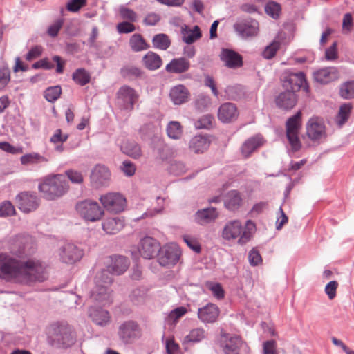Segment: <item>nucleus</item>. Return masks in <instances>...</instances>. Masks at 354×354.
Listing matches in <instances>:
<instances>
[{"label":"nucleus","mask_w":354,"mask_h":354,"mask_svg":"<svg viewBox=\"0 0 354 354\" xmlns=\"http://www.w3.org/2000/svg\"><path fill=\"white\" fill-rule=\"evenodd\" d=\"M23 254L21 250L0 254V277L19 283L44 281L47 278L45 265L35 259L24 261Z\"/></svg>","instance_id":"obj_1"},{"label":"nucleus","mask_w":354,"mask_h":354,"mask_svg":"<svg viewBox=\"0 0 354 354\" xmlns=\"http://www.w3.org/2000/svg\"><path fill=\"white\" fill-rule=\"evenodd\" d=\"M129 261L123 256L113 255L109 257L107 268L97 272L95 277V286L91 290V298L102 306L112 303L111 290L109 288L113 282L112 275L122 274L129 268Z\"/></svg>","instance_id":"obj_2"},{"label":"nucleus","mask_w":354,"mask_h":354,"mask_svg":"<svg viewBox=\"0 0 354 354\" xmlns=\"http://www.w3.org/2000/svg\"><path fill=\"white\" fill-rule=\"evenodd\" d=\"M47 341L56 348H68L76 342L73 328L64 322H57L49 326L47 330Z\"/></svg>","instance_id":"obj_3"},{"label":"nucleus","mask_w":354,"mask_h":354,"mask_svg":"<svg viewBox=\"0 0 354 354\" xmlns=\"http://www.w3.org/2000/svg\"><path fill=\"white\" fill-rule=\"evenodd\" d=\"M254 230L255 224L251 220H248L245 226L240 221L234 220L225 225L221 236L226 241L238 239L237 243L243 245L250 241Z\"/></svg>","instance_id":"obj_4"},{"label":"nucleus","mask_w":354,"mask_h":354,"mask_svg":"<svg viewBox=\"0 0 354 354\" xmlns=\"http://www.w3.org/2000/svg\"><path fill=\"white\" fill-rule=\"evenodd\" d=\"M68 188L66 176L62 174L48 175L41 180L38 186L39 191L48 200L62 196Z\"/></svg>","instance_id":"obj_5"},{"label":"nucleus","mask_w":354,"mask_h":354,"mask_svg":"<svg viewBox=\"0 0 354 354\" xmlns=\"http://www.w3.org/2000/svg\"><path fill=\"white\" fill-rule=\"evenodd\" d=\"M301 128V112L298 111L290 117L286 122V133L288 142L293 151L301 149V144L299 134Z\"/></svg>","instance_id":"obj_6"},{"label":"nucleus","mask_w":354,"mask_h":354,"mask_svg":"<svg viewBox=\"0 0 354 354\" xmlns=\"http://www.w3.org/2000/svg\"><path fill=\"white\" fill-rule=\"evenodd\" d=\"M139 95L133 88L127 85L122 86L116 93V104L121 110L130 112L133 110L138 101Z\"/></svg>","instance_id":"obj_7"},{"label":"nucleus","mask_w":354,"mask_h":354,"mask_svg":"<svg viewBox=\"0 0 354 354\" xmlns=\"http://www.w3.org/2000/svg\"><path fill=\"white\" fill-rule=\"evenodd\" d=\"M76 210L80 216L86 221L95 222L101 219L104 214L100 205L91 200H85L76 205Z\"/></svg>","instance_id":"obj_8"},{"label":"nucleus","mask_w":354,"mask_h":354,"mask_svg":"<svg viewBox=\"0 0 354 354\" xmlns=\"http://www.w3.org/2000/svg\"><path fill=\"white\" fill-rule=\"evenodd\" d=\"M181 252L180 248L175 243L163 245L158 253V261L162 266L169 267L174 266L179 261Z\"/></svg>","instance_id":"obj_9"},{"label":"nucleus","mask_w":354,"mask_h":354,"mask_svg":"<svg viewBox=\"0 0 354 354\" xmlns=\"http://www.w3.org/2000/svg\"><path fill=\"white\" fill-rule=\"evenodd\" d=\"M118 335L122 343L129 344L140 337V328L136 322L125 321L119 326Z\"/></svg>","instance_id":"obj_10"},{"label":"nucleus","mask_w":354,"mask_h":354,"mask_svg":"<svg viewBox=\"0 0 354 354\" xmlns=\"http://www.w3.org/2000/svg\"><path fill=\"white\" fill-rule=\"evenodd\" d=\"M306 135L314 142L319 143L326 138L324 122L318 117L310 118L306 123Z\"/></svg>","instance_id":"obj_11"},{"label":"nucleus","mask_w":354,"mask_h":354,"mask_svg":"<svg viewBox=\"0 0 354 354\" xmlns=\"http://www.w3.org/2000/svg\"><path fill=\"white\" fill-rule=\"evenodd\" d=\"M233 28L236 34L243 39L254 37L259 32V23L251 18L239 19Z\"/></svg>","instance_id":"obj_12"},{"label":"nucleus","mask_w":354,"mask_h":354,"mask_svg":"<svg viewBox=\"0 0 354 354\" xmlns=\"http://www.w3.org/2000/svg\"><path fill=\"white\" fill-rule=\"evenodd\" d=\"M15 203L21 212L30 213L38 208L40 199L34 192H22L16 196Z\"/></svg>","instance_id":"obj_13"},{"label":"nucleus","mask_w":354,"mask_h":354,"mask_svg":"<svg viewBox=\"0 0 354 354\" xmlns=\"http://www.w3.org/2000/svg\"><path fill=\"white\" fill-rule=\"evenodd\" d=\"M104 207L110 212L119 213L124 209L126 199L119 193H108L100 198Z\"/></svg>","instance_id":"obj_14"},{"label":"nucleus","mask_w":354,"mask_h":354,"mask_svg":"<svg viewBox=\"0 0 354 354\" xmlns=\"http://www.w3.org/2000/svg\"><path fill=\"white\" fill-rule=\"evenodd\" d=\"M220 342L225 354H241L245 344L239 336L227 333L222 334Z\"/></svg>","instance_id":"obj_15"},{"label":"nucleus","mask_w":354,"mask_h":354,"mask_svg":"<svg viewBox=\"0 0 354 354\" xmlns=\"http://www.w3.org/2000/svg\"><path fill=\"white\" fill-rule=\"evenodd\" d=\"M84 253L77 246L73 243H66L59 251V259L62 262L73 264L78 261L82 257Z\"/></svg>","instance_id":"obj_16"},{"label":"nucleus","mask_w":354,"mask_h":354,"mask_svg":"<svg viewBox=\"0 0 354 354\" xmlns=\"http://www.w3.org/2000/svg\"><path fill=\"white\" fill-rule=\"evenodd\" d=\"M110 178L111 172L104 165H97L91 171V182L95 188L108 186Z\"/></svg>","instance_id":"obj_17"},{"label":"nucleus","mask_w":354,"mask_h":354,"mask_svg":"<svg viewBox=\"0 0 354 354\" xmlns=\"http://www.w3.org/2000/svg\"><path fill=\"white\" fill-rule=\"evenodd\" d=\"M160 248L157 240L151 236H145L140 240L138 250L143 258L151 259L158 255Z\"/></svg>","instance_id":"obj_18"},{"label":"nucleus","mask_w":354,"mask_h":354,"mask_svg":"<svg viewBox=\"0 0 354 354\" xmlns=\"http://www.w3.org/2000/svg\"><path fill=\"white\" fill-rule=\"evenodd\" d=\"M306 84L305 75L302 72L288 73L284 76L283 81V86L286 90L294 93L299 91L303 86L307 90L308 86Z\"/></svg>","instance_id":"obj_19"},{"label":"nucleus","mask_w":354,"mask_h":354,"mask_svg":"<svg viewBox=\"0 0 354 354\" xmlns=\"http://www.w3.org/2000/svg\"><path fill=\"white\" fill-rule=\"evenodd\" d=\"M220 314L219 308L214 304L209 303L198 309V318L204 324L214 323Z\"/></svg>","instance_id":"obj_20"},{"label":"nucleus","mask_w":354,"mask_h":354,"mask_svg":"<svg viewBox=\"0 0 354 354\" xmlns=\"http://www.w3.org/2000/svg\"><path fill=\"white\" fill-rule=\"evenodd\" d=\"M239 115L236 105L231 102L221 104L218 110V118L223 123L235 120Z\"/></svg>","instance_id":"obj_21"},{"label":"nucleus","mask_w":354,"mask_h":354,"mask_svg":"<svg viewBox=\"0 0 354 354\" xmlns=\"http://www.w3.org/2000/svg\"><path fill=\"white\" fill-rule=\"evenodd\" d=\"M339 77L337 68L335 67H326L321 68L313 73L314 80L320 84H325L337 80Z\"/></svg>","instance_id":"obj_22"},{"label":"nucleus","mask_w":354,"mask_h":354,"mask_svg":"<svg viewBox=\"0 0 354 354\" xmlns=\"http://www.w3.org/2000/svg\"><path fill=\"white\" fill-rule=\"evenodd\" d=\"M218 216L215 207H207L198 210L194 215V221L201 225H206L214 222Z\"/></svg>","instance_id":"obj_23"},{"label":"nucleus","mask_w":354,"mask_h":354,"mask_svg":"<svg viewBox=\"0 0 354 354\" xmlns=\"http://www.w3.org/2000/svg\"><path fill=\"white\" fill-rule=\"evenodd\" d=\"M220 58L230 68H239L243 65L242 57L238 53L230 49H223Z\"/></svg>","instance_id":"obj_24"},{"label":"nucleus","mask_w":354,"mask_h":354,"mask_svg":"<svg viewBox=\"0 0 354 354\" xmlns=\"http://www.w3.org/2000/svg\"><path fill=\"white\" fill-rule=\"evenodd\" d=\"M169 97L176 105H180L189 101L190 93L183 84L172 87L169 92Z\"/></svg>","instance_id":"obj_25"},{"label":"nucleus","mask_w":354,"mask_h":354,"mask_svg":"<svg viewBox=\"0 0 354 354\" xmlns=\"http://www.w3.org/2000/svg\"><path fill=\"white\" fill-rule=\"evenodd\" d=\"M190 62L185 57L174 58L166 65L165 70L170 73L180 74L190 68Z\"/></svg>","instance_id":"obj_26"},{"label":"nucleus","mask_w":354,"mask_h":354,"mask_svg":"<svg viewBox=\"0 0 354 354\" xmlns=\"http://www.w3.org/2000/svg\"><path fill=\"white\" fill-rule=\"evenodd\" d=\"M89 316L95 324L100 326L109 325L111 319L109 312L102 308H90Z\"/></svg>","instance_id":"obj_27"},{"label":"nucleus","mask_w":354,"mask_h":354,"mask_svg":"<svg viewBox=\"0 0 354 354\" xmlns=\"http://www.w3.org/2000/svg\"><path fill=\"white\" fill-rule=\"evenodd\" d=\"M102 229L109 234H115L124 226V221L122 217L108 218L102 223Z\"/></svg>","instance_id":"obj_28"},{"label":"nucleus","mask_w":354,"mask_h":354,"mask_svg":"<svg viewBox=\"0 0 354 354\" xmlns=\"http://www.w3.org/2000/svg\"><path fill=\"white\" fill-rule=\"evenodd\" d=\"M297 102V97L295 93L286 90L285 92L280 93L276 98L277 105L283 109H290L293 108Z\"/></svg>","instance_id":"obj_29"},{"label":"nucleus","mask_w":354,"mask_h":354,"mask_svg":"<svg viewBox=\"0 0 354 354\" xmlns=\"http://www.w3.org/2000/svg\"><path fill=\"white\" fill-rule=\"evenodd\" d=\"M210 145V140L207 136L196 135L189 142V149L196 153H203Z\"/></svg>","instance_id":"obj_30"},{"label":"nucleus","mask_w":354,"mask_h":354,"mask_svg":"<svg viewBox=\"0 0 354 354\" xmlns=\"http://www.w3.org/2000/svg\"><path fill=\"white\" fill-rule=\"evenodd\" d=\"M263 139L257 135L248 139L241 147V152L245 158L249 157L257 149L263 145Z\"/></svg>","instance_id":"obj_31"},{"label":"nucleus","mask_w":354,"mask_h":354,"mask_svg":"<svg viewBox=\"0 0 354 354\" xmlns=\"http://www.w3.org/2000/svg\"><path fill=\"white\" fill-rule=\"evenodd\" d=\"M144 66L149 70L155 71L162 64L161 57L156 53L149 51L142 58Z\"/></svg>","instance_id":"obj_32"},{"label":"nucleus","mask_w":354,"mask_h":354,"mask_svg":"<svg viewBox=\"0 0 354 354\" xmlns=\"http://www.w3.org/2000/svg\"><path fill=\"white\" fill-rule=\"evenodd\" d=\"M242 198L236 190L230 191L225 196L224 205L227 209L236 210L241 205Z\"/></svg>","instance_id":"obj_33"},{"label":"nucleus","mask_w":354,"mask_h":354,"mask_svg":"<svg viewBox=\"0 0 354 354\" xmlns=\"http://www.w3.org/2000/svg\"><path fill=\"white\" fill-rule=\"evenodd\" d=\"M181 33L183 41L187 44H191L201 37L200 28L195 26L193 29L189 28L187 26L182 28Z\"/></svg>","instance_id":"obj_34"},{"label":"nucleus","mask_w":354,"mask_h":354,"mask_svg":"<svg viewBox=\"0 0 354 354\" xmlns=\"http://www.w3.org/2000/svg\"><path fill=\"white\" fill-rule=\"evenodd\" d=\"M129 46L133 52H140L149 48L148 44L140 34H133L129 39Z\"/></svg>","instance_id":"obj_35"},{"label":"nucleus","mask_w":354,"mask_h":354,"mask_svg":"<svg viewBox=\"0 0 354 354\" xmlns=\"http://www.w3.org/2000/svg\"><path fill=\"white\" fill-rule=\"evenodd\" d=\"M206 336V331L203 328H196L191 330L189 334L185 337L183 343H198L203 340Z\"/></svg>","instance_id":"obj_36"},{"label":"nucleus","mask_w":354,"mask_h":354,"mask_svg":"<svg viewBox=\"0 0 354 354\" xmlns=\"http://www.w3.org/2000/svg\"><path fill=\"white\" fill-rule=\"evenodd\" d=\"M121 149L124 153L133 158H138L142 155L141 148L140 145L135 142H126L122 147Z\"/></svg>","instance_id":"obj_37"},{"label":"nucleus","mask_w":354,"mask_h":354,"mask_svg":"<svg viewBox=\"0 0 354 354\" xmlns=\"http://www.w3.org/2000/svg\"><path fill=\"white\" fill-rule=\"evenodd\" d=\"M152 44L156 49L165 50L170 46L171 40L167 35L159 33L153 36Z\"/></svg>","instance_id":"obj_38"},{"label":"nucleus","mask_w":354,"mask_h":354,"mask_svg":"<svg viewBox=\"0 0 354 354\" xmlns=\"http://www.w3.org/2000/svg\"><path fill=\"white\" fill-rule=\"evenodd\" d=\"M168 136L174 140H178L183 135V127L179 122L171 121L167 126Z\"/></svg>","instance_id":"obj_39"},{"label":"nucleus","mask_w":354,"mask_h":354,"mask_svg":"<svg viewBox=\"0 0 354 354\" xmlns=\"http://www.w3.org/2000/svg\"><path fill=\"white\" fill-rule=\"evenodd\" d=\"M73 80L80 86H84L90 82L91 75L84 68H78L73 73Z\"/></svg>","instance_id":"obj_40"},{"label":"nucleus","mask_w":354,"mask_h":354,"mask_svg":"<svg viewBox=\"0 0 354 354\" xmlns=\"http://www.w3.org/2000/svg\"><path fill=\"white\" fill-rule=\"evenodd\" d=\"M22 165L38 164L47 162V159L37 153H30L22 156L20 158Z\"/></svg>","instance_id":"obj_41"},{"label":"nucleus","mask_w":354,"mask_h":354,"mask_svg":"<svg viewBox=\"0 0 354 354\" xmlns=\"http://www.w3.org/2000/svg\"><path fill=\"white\" fill-rule=\"evenodd\" d=\"M147 292V289L143 287L133 289L129 296L131 301L136 305L143 304L146 299Z\"/></svg>","instance_id":"obj_42"},{"label":"nucleus","mask_w":354,"mask_h":354,"mask_svg":"<svg viewBox=\"0 0 354 354\" xmlns=\"http://www.w3.org/2000/svg\"><path fill=\"white\" fill-rule=\"evenodd\" d=\"M211 103V98L208 95L201 93L196 97L194 101V106L198 111H205Z\"/></svg>","instance_id":"obj_43"},{"label":"nucleus","mask_w":354,"mask_h":354,"mask_svg":"<svg viewBox=\"0 0 354 354\" xmlns=\"http://www.w3.org/2000/svg\"><path fill=\"white\" fill-rule=\"evenodd\" d=\"M121 73L124 77L129 80H134L140 77L142 73L140 68L133 66H128L122 68Z\"/></svg>","instance_id":"obj_44"},{"label":"nucleus","mask_w":354,"mask_h":354,"mask_svg":"<svg viewBox=\"0 0 354 354\" xmlns=\"http://www.w3.org/2000/svg\"><path fill=\"white\" fill-rule=\"evenodd\" d=\"M281 5L275 1H269L265 6L266 14L273 19H277L281 13Z\"/></svg>","instance_id":"obj_45"},{"label":"nucleus","mask_w":354,"mask_h":354,"mask_svg":"<svg viewBox=\"0 0 354 354\" xmlns=\"http://www.w3.org/2000/svg\"><path fill=\"white\" fill-rule=\"evenodd\" d=\"M351 111V106L348 104H344L339 108L337 117V122L339 126L344 124L348 120Z\"/></svg>","instance_id":"obj_46"},{"label":"nucleus","mask_w":354,"mask_h":354,"mask_svg":"<svg viewBox=\"0 0 354 354\" xmlns=\"http://www.w3.org/2000/svg\"><path fill=\"white\" fill-rule=\"evenodd\" d=\"M339 94L344 99L354 97V81H349L343 84L340 87Z\"/></svg>","instance_id":"obj_47"},{"label":"nucleus","mask_w":354,"mask_h":354,"mask_svg":"<svg viewBox=\"0 0 354 354\" xmlns=\"http://www.w3.org/2000/svg\"><path fill=\"white\" fill-rule=\"evenodd\" d=\"M62 93L61 87L59 86H52L48 88L44 92V97L46 100L50 102H54L60 96Z\"/></svg>","instance_id":"obj_48"},{"label":"nucleus","mask_w":354,"mask_h":354,"mask_svg":"<svg viewBox=\"0 0 354 354\" xmlns=\"http://www.w3.org/2000/svg\"><path fill=\"white\" fill-rule=\"evenodd\" d=\"M280 42L277 41H272L270 45L267 46L262 52V56L267 59H270L274 57L277 50L280 47Z\"/></svg>","instance_id":"obj_49"},{"label":"nucleus","mask_w":354,"mask_h":354,"mask_svg":"<svg viewBox=\"0 0 354 354\" xmlns=\"http://www.w3.org/2000/svg\"><path fill=\"white\" fill-rule=\"evenodd\" d=\"M187 312V310L185 307L184 306H180V307H178L174 310H172L171 311H170V313H169L168 316H167V322H171V323H176L178 322V320L182 317L183 316H184Z\"/></svg>","instance_id":"obj_50"},{"label":"nucleus","mask_w":354,"mask_h":354,"mask_svg":"<svg viewBox=\"0 0 354 354\" xmlns=\"http://www.w3.org/2000/svg\"><path fill=\"white\" fill-rule=\"evenodd\" d=\"M214 118L212 115L207 114L202 116L195 122L197 129H210L214 122Z\"/></svg>","instance_id":"obj_51"},{"label":"nucleus","mask_w":354,"mask_h":354,"mask_svg":"<svg viewBox=\"0 0 354 354\" xmlns=\"http://www.w3.org/2000/svg\"><path fill=\"white\" fill-rule=\"evenodd\" d=\"M15 214V209L12 203L5 201L0 203V217L10 216Z\"/></svg>","instance_id":"obj_52"},{"label":"nucleus","mask_w":354,"mask_h":354,"mask_svg":"<svg viewBox=\"0 0 354 354\" xmlns=\"http://www.w3.org/2000/svg\"><path fill=\"white\" fill-rule=\"evenodd\" d=\"M120 15L123 19L128 20L131 22H135L138 19V15L133 10L128 8L124 6H121L119 9Z\"/></svg>","instance_id":"obj_53"},{"label":"nucleus","mask_w":354,"mask_h":354,"mask_svg":"<svg viewBox=\"0 0 354 354\" xmlns=\"http://www.w3.org/2000/svg\"><path fill=\"white\" fill-rule=\"evenodd\" d=\"M169 171L174 175L179 176L185 173L187 167L182 162L174 161L170 164Z\"/></svg>","instance_id":"obj_54"},{"label":"nucleus","mask_w":354,"mask_h":354,"mask_svg":"<svg viewBox=\"0 0 354 354\" xmlns=\"http://www.w3.org/2000/svg\"><path fill=\"white\" fill-rule=\"evenodd\" d=\"M66 176L73 183L80 184L84 180L83 175L80 171L74 169H69L66 171Z\"/></svg>","instance_id":"obj_55"},{"label":"nucleus","mask_w":354,"mask_h":354,"mask_svg":"<svg viewBox=\"0 0 354 354\" xmlns=\"http://www.w3.org/2000/svg\"><path fill=\"white\" fill-rule=\"evenodd\" d=\"M10 80V72L7 66L0 68V88H3Z\"/></svg>","instance_id":"obj_56"},{"label":"nucleus","mask_w":354,"mask_h":354,"mask_svg":"<svg viewBox=\"0 0 354 354\" xmlns=\"http://www.w3.org/2000/svg\"><path fill=\"white\" fill-rule=\"evenodd\" d=\"M116 28L120 34L130 33L136 30L135 26L130 21L120 22L118 24Z\"/></svg>","instance_id":"obj_57"},{"label":"nucleus","mask_w":354,"mask_h":354,"mask_svg":"<svg viewBox=\"0 0 354 354\" xmlns=\"http://www.w3.org/2000/svg\"><path fill=\"white\" fill-rule=\"evenodd\" d=\"M248 261L252 266H257L262 262V258L257 250L252 248L248 254Z\"/></svg>","instance_id":"obj_58"},{"label":"nucleus","mask_w":354,"mask_h":354,"mask_svg":"<svg viewBox=\"0 0 354 354\" xmlns=\"http://www.w3.org/2000/svg\"><path fill=\"white\" fill-rule=\"evenodd\" d=\"M64 24V20L62 19H59L56 20L53 24H51L47 30V32L49 36L52 37H56L60 29L62 28Z\"/></svg>","instance_id":"obj_59"},{"label":"nucleus","mask_w":354,"mask_h":354,"mask_svg":"<svg viewBox=\"0 0 354 354\" xmlns=\"http://www.w3.org/2000/svg\"><path fill=\"white\" fill-rule=\"evenodd\" d=\"M183 239L187 246L194 252L196 253H199L201 252V245L194 238L188 235H184Z\"/></svg>","instance_id":"obj_60"},{"label":"nucleus","mask_w":354,"mask_h":354,"mask_svg":"<svg viewBox=\"0 0 354 354\" xmlns=\"http://www.w3.org/2000/svg\"><path fill=\"white\" fill-rule=\"evenodd\" d=\"M209 288L212 291V295L218 299H221L225 296V292L221 285L218 283H211Z\"/></svg>","instance_id":"obj_61"},{"label":"nucleus","mask_w":354,"mask_h":354,"mask_svg":"<svg viewBox=\"0 0 354 354\" xmlns=\"http://www.w3.org/2000/svg\"><path fill=\"white\" fill-rule=\"evenodd\" d=\"M86 3V0H69L66 8L71 12H77Z\"/></svg>","instance_id":"obj_62"},{"label":"nucleus","mask_w":354,"mask_h":354,"mask_svg":"<svg viewBox=\"0 0 354 354\" xmlns=\"http://www.w3.org/2000/svg\"><path fill=\"white\" fill-rule=\"evenodd\" d=\"M42 52L43 48L41 46H35L28 52L25 58L27 61H31L39 57Z\"/></svg>","instance_id":"obj_63"},{"label":"nucleus","mask_w":354,"mask_h":354,"mask_svg":"<svg viewBox=\"0 0 354 354\" xmlns=\"http://www.w3.org/2000/svg\"><path fill=\"white\" fill-rule=\"evenodd\" d=\"M121 170L127 176H132L136 172V166L129 160H124L121 167Z\"/></svg>","instance_id":"obj_64"}]
</instances>
